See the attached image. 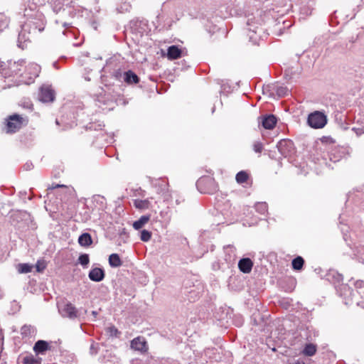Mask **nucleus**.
<instances>
[{
	"instance_id": "nucleus-1",
	"label": "nucleus",
	"mask_w": 364,
	"mask_h": 364,
	"mask_svg": "<svg viewBox=\"0 0 364 364\" xmlns=\"http://www.w3.org/2000/svg\"><path fill=\"white\" fill-rule=\"evenodd\" d=\"M23 16L26 18L23 24L25 30H29V33L41 32L44 30L45 16L37 10L36 3L33 2L29 8H25Z\"/></svg>"
},
{
	"instance_id": "nucleus-2",
	"label": "nucleus",
	"mask_w": 364,
	"mask_h": 364,
	"mask_svg": "<svg viewBox=\"0 0 364 364\" xmlns=\"http://www.w3.org/2000/svg\"><path fill=\"white\" fill-rule=\"evenodd\" d=\"M326 279L335 285L337 292L341 296L346 298L351 296L353 290L346 284H343V275L335 269H330L326 274Z\"/></svg>"
},
{
	"instance_id": "nucleus-3",
	"label": "nucleus",
	"mask_w": 364,
	"mask_h": 364,
	"mask_svg": "<svg viewBox=\"0 0 364 364\" xmlns=\"http://www.w3.org/2000/svg\"><path fill=\"white\" fill-rule=\"evenodd\" d=\"M25 61L21 60L18 61H8L7 64L0 60V68H1L2 75L6 78L11 76L22 77V69Z\"/></svg>"
},
{
	"instance_id": "nucleus-4",
	"label": "nucleus",
	"mask_w": 364,
	"mask_h": 364,
	"mask_svg": "<svg viewBox=\"0 0 364 364\" xmlns=\"http://www.w3.org/2000/svg\"><path fill=\"white\" fill-rule=\"evenodd\" d=\"M327 123L326 116L321 112L315 111L309 114L307 124L314 129L323 128Z\"/></svg>"
},
{
	"instance_id": "nucleus-5",
	"label": "nucleus",
	"mask_w": 364,
	"mask_h": 364,
	"mask_svg": "<svg viewBox=\"0 0 364 364\" xmlns=\"http://www.w3.org/2000/svg\"><path fill=\"white\" fill-rule=\"evenodd\" d=\"M129 28L136 38L142 37L144 33L148 31V21L145 19H133L129 22Z\"/></svg>"
},
{
	"instance_id": "nucleus-6",
	"label": "nucleus",
	"mask_w": 364,
	"mask_h": 364,
	"mask_svg": "<svg viewBox=\"0 0 364 364\" xmlns=\"http://www.w3.org/2000/svg\"><path fill=\"white\" fill-rule=\"evenodd\" d=\"M277 149L284 157H290L295 152L294 142L287 139L280 140L277 144Z\"/></svg>"
},
{
	"instance_id": "nucleus-7",
	"label": "nucleus",
	"mask_w": 364,
	"mask_h": 364,
	"mask_svg": "<svg viewBox=\"0 0 364 364\" xmlns=\"http://www.w3.org/2000/svg\"><path fill=\"white\" fill-rule=\"evenodd\" d=\"M23 124V118L17 114H14L9 117L6 123V132L14 133L18 131Z\"/></svg>"
},
{
	"instance_id": "nucleus-8",
	"label": "nucleus",
	"mask_w": 364,
	"mask_h": 364,
	"mask_svg": "<svg viewBox=\"0 0 364 364\" xmlns=\"http://www.w3.org/2000/svg\"><path fill=\"white\" fill-rule=\"evenodd\" d=\"M247 30L248 31L247 35L249 36L250 40L253 43H257V41L262 38V33L264 31L263 28L255 26L250 21L247 22Z\"/></svg>"
},
{
	"instance_id": "nucleus-9",
	"label": "nucleus",
	"mask_w": 364,
	"mask_h": 364,
	"mask_svg": "<svg viewBox=\"0 0 364 364\" xmlns=\"http://www.w3.org/2000/svg\"><path fill=\"white\" fill-rule=\"evenodd\" d=\"M38 99L43 102H51L55 99V92L50 86L43 85L40 88Z\"/></svg>"
},
{
	"instance_id": "nucleus-10",
	"label": "nucleus",
	"mask_w": 364,
	"mask_h": 364,
	"mask_svg": "<svg viewBox=\"0 0 364 364\" xmlns=\"http://www.w3.org/2000/svg\"><path fill=\"white\" fill-rule=\"evenodd\" d=\"M131 348L135 350L142 353H146L148 350L147 343L144 338L138 336L131 341Z\"/></svg>"
},
{
	"instance_id": "nucleus-11",
	"label": "nucleus",
	"mask_w": 364,
	"mask_h": 364,
	"mask_svg": "<svg viewBox=\"0 0 364 364\" xmlns=\"http://www.w3.org/2000/svg\"><path fill=\"white\" fill-rule=\"evenodd\" d=\"M60 312L63 317L74 319L78 316V311L71 303H67L60 309Z\"/></svg>"
},
{
	"instance_id": "nucleus-12",
	"label": "nucleus",
	"mask_w": 364,
	"mask_h": 364,
	"mask_svg": "<svg viewBox=\"0 0 364 364\" xmlns=\"http://www.w3.org/2000/svg\"><path fill=\"white\" fill-rule=\"evenodd\" d=\"M31 33H29V30L24 29V25L23 24L21 31L18 33L17 41V45L19 48L24 49L26 47L27 43L31 41L29 36Z\"/></svg>"
},
{
	"instance_id": "nucleus-13",
	"label": "nucleus",
	"mask_w": 364,
	"mask_h": 364,
	"mask_svg": "<svg viewBox=\"0 0 364 364\" xmlns=\"http://www.w3.org/2000/svg\"><path fill=\"white\" fill-rule=\"evenodd\" d=\"M105 277V270L102 268L95 267L91 269L88 274L89 279L95 282H101Z\"/></svg>"
},
{
	"instance_id": "nucleus-14",
	"label": "nucleus",
	"mask_w": 364,
	"mask_h": 364,
	"mask_svg": "<svg viewBox=\"0 0 364 364\" xmlns=\"http://www.w3.org/2000/svg\"><path fill=\"white\" fill-rule=\"evenodd\" d=\"M252 267L253 262L248 257L240 259L238 262L239 269L245 274L250 273L252 269Z\"/></svg>"
},
{
	"instance_id": "nucleus-15",
	"label": "nucleus",
	"mask_w": 364,
	"mask_h": 364,
	"mask_svg": "<svg viewBox=\"0 0 364 364\" xmlns=\"http://www.w3.org/2000/svg\"><path fill=\"white\" fill-rule=\"evenodd\" d=\"M277 118L273 114H268L262 118V125L266 129H272L277 124Z\"/></svg>"
},
{
	"instance_id": "nucleus-16",
	"label": "nucleus",
	"mask_w": 364,
	"mask_h": 364,
	"mask_svg": "<svg viewBox=\"0 0 364 364\" xmlns=\"http://www.w3.org/2000/svg\"><path fill=\"white\" fill-rule=\"evenodd\" d=\"M123 80L127 85H133V84H136L139 82V77L132 70H129L127 71L124 72Z\"/></svg>"
},
{
	"instance_id": "nucleus-17",
	"label": "nucleus",
	"mask_w": 364,
	"mask_h": 364,
	"mask_svg": "<svg viewBox=\"0 0 364 364\" xmlns=\"http://www.w3.org/2000/svg\"><path fill=\"white\" fill-rule=\"evenodd\" d=\"M155 186L157 188V193L161 194L164 196V200L168 198V184L165 181L158 180L155 183Z\"/></svg>"
},
{
	"instance_id": "nucleus-18",
	"label": "nucleus",
	"mask_w": 364,
	"mask_h": 364,
	"mask_svg": "<svg viewBox=\"0 0 364 364\" xmlns=\"http://www.w3.org/2000/svg\"><path fill=\"white\" fill-rule=\"evenodd\" d=\"M49 348V344L47 341L43 340L38 341L33 346V351L37 354H44Z\"/></svg>"
},
{
	"instance_id": "nucleus-19",
	"label": "nucleus",
	"mask_w": 364,
	"mask_h": 364,
	"mask_svg": "<svg viewBox=\"0 0 364 364\" xmlns=\"http://www.w3.org/2000/svg\"><path fill=\"white\" fill-rule=\"evenodd\" d=\"M181 50L177 46H171L167 50V57L170 60H176L181 56Z\"/></svg>"
},
{
	"instance_id": "nucleus-20",
	"label": "nucleus",
	"mask_w": 364,
	"mask_h": 364,
	"mask_svg": "<svg viewBox=\"0 0 364 364\" xmlns=\"http://www.w3.org/2000/svg\"><path fill=\"white\" fill-rule=\"evenodd\" d=\"M78 243L82 247H89L92 243V239L90 233L84 232L78 237Z\"/></svg>"
},
{
	"instance_id": "nucleus-21",
	"label": "nucleus",
	"mask_w": 364,
	"mask_h": 364,
	"mask_svg": "<svg viewBox=\"0 0 364 364\" xmlns=\"http://www.w3.org/2000/svg\"><path fill=\"white\" fill-rule=\"evenodd\" d=\"M109 264L112 267H119L122 265V261L117 253L111 254L109 257Z\"/></svg>"
},
{
	"instance_id": "nucleus-22",
	"label": "nucleus",
	"mask_w": 364,
	"mask_h": 364,
	"mask_svg": "<svg viewBox=\"0 0 364 364\" xmlns=\"http://www.w3.org/2000/svg\"><path fill=\"white\" fill-rule=\"evenodd\" d=\"M304 264V259L301 256H297L294 259H292L291 266L292 269L296 271H300L302 269Z\"/></svg>"
},
{
	"instance_id": "nucleus-23",
	"label": "nucleus",
	"mask_w": 364,
	"mask_h": 364,
	"mask_svg": "<svg viewBox=\"0 0 364 364\" xmlns=\"http://www.w3.org/2000/svg\"><path fill=\"white\" fill-rule=\"evenodd\" d=\"M150 219V216L144 215L140 217V218L133 223V227L135 230L141 229Z\"/></svg>"
},
{
	"instance_id": "nucleus-24",
	"label": "nucleus",
	"mask_w": 364,
	"mask_h": 364,
	"mask_svg": "<svg viewBox=\"0 0 364 364\" xmlns=\"http://www.w3.org/2000/svg\"><path fill=\"white\" fill-rule=\"evenodd\" d=\"M22 363L23 364H41V358H36L30 354L22 358Z\"/></svg>"
},
{
	"instance_id": "nucleus-25",
	"label": "nucleus",
	"mask_w": 364,
	"mask_h": 364,
	"mask_svg": "<svg viewBox=\"0 0 364 364\" xmlns=\"http://www.w3.org/2000/svg\"><path fill=\"white\" fill-rule=\"evenodd\" d=\"M35 332V328L31 325H23L21 328V334L23 337L31 336Z\"/></svg>"
},
{
	"instance_id": "nucleus-26",
	"label": "nucleus",
	"mask_w": 364,
	"mask_h": 364,
	"mask_svg": "<svg viewBox=\"0 0 364 364\" xmlns=\"http://www.w3.org/2000/svg\"><path fill=\"white\" fill-rule=\"evenodd\" d=\"M249 174L245 171H240L235 176V180L240 184L247 182Z\"/></svg>"
},
{
	"instance_id": "nucleus-27",
	"label": "nucleus",
	"mask_w": 364,
	"mask_h": 364,
	"mask_svg": "<svg viewBox=\"0 0 364 364\" xmlns=\"http://www.w3.org/2000/svg\"><path fill=\"white\" fill-rule=\"evenodd\" d=\"M33 266L28 263H20L17 266L18 272L21 274H27L32 271Z\"/></svg>"
},
{
	"instance_id": "nucleus-28",
	"label": "nucleus",
	"mask_w": 364,
	"mask_h": 364,
	"mask_svg": "<svg viewBox=\"0 0 364 364\" xmlns=\"http://www.w3.org/2000/svg\"><path fill=\"white\" fill-rule=\"evenodd\" d=\"M255 210L261 215H265L267 213L268 205L265 202H258L255 205Z\"/></svg>"
},
{
	"instance_id": "nucleus-29",
	"label": "nucleus",
	"mask_w": 364,
	"mask_h": 364,
	"mask_svg": "<svg viewBox=\"0 0 364 364\" xmlns=\"http://www.w3.org/2000/svg\"><path fill=\"white\" fill-rule=\"evenodd\" d=\"M316 352V347L312 343L306 344L303 350L304 355L306 356H312Z\"/></svg>"
},
{
	"instance_id": "nucleus-30",
	"label": "nucleus",
	"mask_w": 364,
	"mask_h": 364,
	"mask_svg": "<svg viewBox=\"0 0 364 364\" xmlns=\"http://www.w3.org/2000/svg\"><path fill=\"white\" fill-rule=\"evenodd\" d=\"M106 333L111 337L119 338L121 332L113 325L108 326L105 329Z\"/></svg>"
},
{
	"instance_id": "nucleus-31",
	"label": "nucleus",
	"mask_w": 364,
	"mask_h": 364,
	"mask_svg": "<svg viewBox=\"0 0 364 364\" xmlns=\"http://www.w3.org/2000/svg\"><path fill=\"white\" fill-rule=\"evenodd\" d=\"M78 262L83 267H86L90 262L89 255L82 254L78 257Z\"/></svg>"
},
{
	"instance_id": "nucleus-32",
	"label": "nucleus",
	"mask_w": 364,
	"mask_h": 364,
	"mask_svg": "<svg viewBox=\"0 0 364 364\" xmlns=\"http://www.w3.org/2000/svg\"><path fill=\"white\" fill-rule=\"evenodd\" d=\"M9 19L3 14L0 13V31L8 27Z\"/></svg>"
},
{
	"instance_id": "nucleus-33",
	"label": "nucleus",
	"mask_w": 364,
	"mask_h": 364,
	"mask_svg": "<svg viewBox=\"0 0 364 364\" xmlns=\"http://www.w3.org/2000/svg\"><path fill=\"white\" fill-rule=\"evenodd\" d=\"M276 94L279 97H282L288 95L289 89L284 86H277L275 89Z\"/></svg>"
},
{
	"instance_id": "nucleus-34",
	"label": "nucleus",
	"mask_w": 364,
	"mask_h": 364,
	"mask_svg": "<svg viewBox=\"0 0 364 364\" xmlns=\"http://www.w3.org/2000/svg\"><path fill=\"white\" fill-rule=\"evenodd\" d=\"M36 269L37 272H43L47 267V263L44 259H38L36 264Z\"/></svg>"
},
{
	"instance_id": "nucleus-35",
	"label": "nucleus",
	"mask_w": 364,
	"mask_h": 364,
	"mask_svg": "<svg viewBox=\"0 0 364 364\" xmlns=\"http://www.w3.org/2000/svg\"><path fill=\"white\" fill-rule=\"evenodd\" d=\"M151 237V232L150 231L146 230H143L141 231L140 239L143 242L149 241Z\"/></svg>"
},
{
	"instance_id": "nucleus-36",
	"label": "nucleus",
	"mask_w": 364,
	"mask_h": 364,
	"mask_svg": "<svg viewBox=\"0 0 364 364\" xmlns=\"http://www.w3.org/2000/svg\"><path fill=\"white\" fill-rule=\"evenodd\" d=\"M358 292L360 294H363L362 296L364 297V281L358 280L354 284Z\"/></svg>"
},
{
	"instance_id": "nucleus-37",
	"label": "nucleus",
	"mask_w": 364,
	"mask_h": 364,
	"mask_svg": "<svg viewBox=\"0 0 364 364\" xmlns=\"http://www.w3.org/2000/svg\"><path fill=\"white\" fill-rule=\"evenodd\" d=\"M65 0H56L53 3V10L55 12H59L63 7Z\"/></svg>"
},
{
	"instance_id": "nucleus-38",
	"label": "nucleus",
	"mask_w": 364,
	"mask_h": 364,
	"mask_svg": "<svg viewBox=\"0 0 364 364\" xmlns=\"http://www.w3.org/2000/svg\"><path fill=\"white\" fill-rule=\"evenodd\" d=\"M100 347L99 344L95 342H92L90 347V353L92 355H95L98 353Z\"/></svg>"
},
{
	"instance_id": "nucleus-39",
	"label": "nucleus",
	"mask_w": 364,
	"mask_h": 364,
	"mask_svg": "<svg viewBox=\"0 0 364 364\" xmlns=\"http://www.w3.org/2000/svg\"><path fill=\"white\" fill-rule=\"evenodd\" d=\"M253 150L256 153L260 154L263 150V144L260 141H255L253 144Z\"/></svg>"
},
{
	"instance_id": "nucleus-40",
	"label": "nucleus",
	"mask_w": 364,
	"mask_h": 364,
	"mask_svg": "<svg viewBox=\"0 0 364 364\" xmlns=\"http://www.w3.org/2000/svg\"><path fill=\"white\" fill-rule=\"evenodd\" d=\"M123 73L120 69L114 70L113 73V76L116 80H120L121 78H123Z\"/></svg>"
},
{
	"instance_id": "nucleus-41",
	"label": "nucleus",
	"mask_w": 364,
	"mask_h": 364,
	"mask_svg": "<svg viewBox=\"0 0 364 364\" xmlns=\"http://www.w3.org/2000/svg\"><path fill=\"white\" fill-rule=\"evenodd\" d=\"M102 127H104L102 124H90L89 126L90 129H95V130H102Z\"/></svg>"
},
{
	"instance_id": "nucleus-42",
	"label": "nucleus",
	"mask_w": 364,
	"mask_h": 364,
	"mask_svg": "<svg viewBox=\"0 0 364 364\" xmlns=\"http://www.w3.org/2000/svg\"><path fill=\"white\" fill-rule=\"evenodd\" d=\"M352 131H353L358 136H360L364 133V130L363 128L353 127Z\"/></svg>"
},
{
	"instance_id": "nucleus-43",
	"label": "nucleus",
	"mask_w": 364,
	"mask_h": 364,
	"mask_svg": "<svg viewBox=\"0 0 364 364\" xmlns=\"http://www.w3.org/2000/svg\"><path fill=\"white\" fill-rule=\"evenodd\" d=\"M136 207L138 208H144L147 205L146 200H140L139 202H136L135 203Z\"/></svg>"
},
{
	"instance_id": "nucleus-44",
	"label": "nucleus",
	"mask_w": 364,
	"mask_h": 364,
	"mask_svg": "<svg viewBox=\"0 0 364 364\" xmlns=\"http://www.w3.org/2000/svg\"><path fill=\"white\" fill-rule=\"evenodd\" d=\"M33 164H32V162L31 161H27L24 165H23V169L25 171H30L31 169H33Z\"/></svg>"
},
{
	"instance_id": "nucleus-45",
	"label": "nucleus",
	"mask_w": 364,
	"mask_h": 364,
	"mask_svg": "<svg viewBox=\"0 0 364 364\" xmlns=\"http://www.w3.org/2000/svg\"><path fill=\"white\" fill-rule=\"evenodd\" d=\"M95 200L99 202L100 203H103L105 201V198L100 196H96L94 197Z\"/></svg>"
},
{
	"instance_id": "nucleus-46",
	"label": "nucleus",
	"mask_w": 364,
	"mask_h": 364,
	"mask_svg": "<svg viewBox=\"0 0 364 364\" xmlns=\"http://www.w3.org/2000/svg\"><path fill=\"white\" fill-rule=\"evenodd\" d=\"M23 83H27L23 79H19V80H16L14 85H16V86H18L21 84H23Z\"/></svg>"
},
{
	"instance_id": "nucleus-47",
	"label": "nucleus",
	"mask_w": 364,
	"mask_h": 364,
	"mask_svg": "<svg viewBox=\"0 0 364 364\" xmlns=\"http://www.w3.org/2000/svg\"><path fill=\"white\" fill-rule=\"evenodd\" d=\"M60 188H67V186H65V185H60V184H53V185H52L49 188H50V189L53 190V189H55V188H60Z\"/></svg>"
},
{
	"instance_id": "nucleus-48",
	"label": "nucleus",
	"mask_w": 364,
	"mask_h": 364,
	"mask_svg": "<svg viewBox=\"0 0 364 364\" xmlns=\"http://www.w3.org/2000/svg\"><path fill=\"white\" fill-rule=\"evenodd\" d=\"M4 296V291H3V289H1V287H0V300H1V299H3Z\"/></svg>"
},
{
	"instance_id": "nucleus-49",
	"label": "nucleus",
	"mask_w": 364,
	"mask_h": 364,
	"mask_svg": "<svg viewBox=\"0 0 364 364\" xmlns=\"http://www.w3.org/2000/svg\"><path fill=\"white\" fill-rule=\"evenodd\" d=\"M203 181V179H200V180L198 181V182H197V186L198 187V186H199V185H200Z\"/></svg>"
},
{
	"instance_id": "nucleus-50",
	"label": "nucleus",
	"mask_w": 364,
	"mask_h": 364,
	"mask_svg": "<svg viewBox=\"0 0 364 364\" xmlns=\"http://www.w3.org/2000/svg\"><path fill=\"white\" fill-rule=\"evenodd\" d=\"M126 232H125V229H123L122 231L121 232L120 235H126Z\"/></svg>"
},
{
	"instance_id": "nucleus-51",
	"label": "nucleus",
	"mask_w": 364,
	"mask_h": 364,
	"mask_svg": "<svg viewBox=\"0 0 364 364\" xmlns=\"http://www.w3.org/2000/svg\"><path fill=\"white\" fill-rule=\"evenodd\" d=\"M63 26L67 27V26H69V24H68V23H65L63 24Z\"/></svg>"
},
{
	"instance_id": "nucleus-52",
	"label": "nucleus",
	"mask_w": 364,
	"mask_h": 364,
	"mask_svg": "<svg viewBox=\"0 0 364 364\" xmlns=\"http://www.w3.org/2000/svg\"><path fill=\"white\" fill-rule=\"evenodd\" d=\"M176 203H179V200H176Z\"/></svg>"
}]
</instances>
